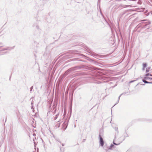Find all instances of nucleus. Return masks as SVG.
I'll return each mask as SVG.
<instances>
[{"label": "nucleus", "mask_w": 152, "mask_h": 152, "mask_svg": "<svg viewBox=\"0 0 152 152\" xmlns=\"http://www.w3.org/2000/svg\"><path fill=\"white\" fill-rule=\"evenodd\" d=\"M149 75L152 76V75H150L149 73L147 74L146 75L142 81L145 83L152 84V78L149 77H148Z\"/></svg>", "instance_id": "f257e3e1"}, {"label": "nucleus", "mask_w": 152, "mask_h": 152, "mask_svg": "<svg viewBox=\"0 0 152 152\" xmlns=\"http://www.w3.org/2000/svg\"><path fill=\"white\" fill-rule=\"evenodd\" d=\"M150 67H148L146 69V71L147 72H148L149 70H150Z\"/></svg>", "instance_id": "20e7f679"}, {"label": "nucleus", "mask_w": 152, "mask_h": 152, "mask_svg": "<svg viewBox=\"0 0 152 152\" xmlns=\"http://www.w3.org/2000/svg\"><path fill=\"white\" fill-rule=\"evenodd\" d=\"M113 143H114V144L115 145H119V144H116V143H115V142H113Z\"/></svg>", "instance_id": "39448f33"}, {"label": "nucleus", "mask_w": 152, "mask_h": 152, "mask_svg": "<svg viewBox=\"0 0 152 152\" xmlns=\"http://www.w3.org/2000/svg\"><path fill=\"white\" fill-rule=\"evenodd\" d=\"M99 138H100V142L101 145L103 146L104 145V141L100 135L99 136Z\"/></svg>", "instance_id": "f03ea898"}, {"label": "nucleus", "mask_w": 152, "mask_h": 152, "mask_svg": "<svg viewBox=\"0 0 152 152\" xmlns=\"http://www.w3.org/2000/svg\"><path fill=\"white\" fill-rule=\"evenodd\" d=\"M147 66V64L146 63H144L143 64V69L144 70L145 69V68Z\"/></svg>", "instance_id": "7ed1b4c3"}, {"label": "nucleus", "mask_w": 152, "mask_h": 152, "mask_svg": "<svg viewBox=\"0 0 152 152\" xmlns=\"http://www.w3.org/2000/svg\"><path fill=\"white\" fill-rule=\"evenodd\" d=\"M113 146V145H111V147H112Z\"/></svg>", "instance_id": "423d86ee"}]
</instances>
